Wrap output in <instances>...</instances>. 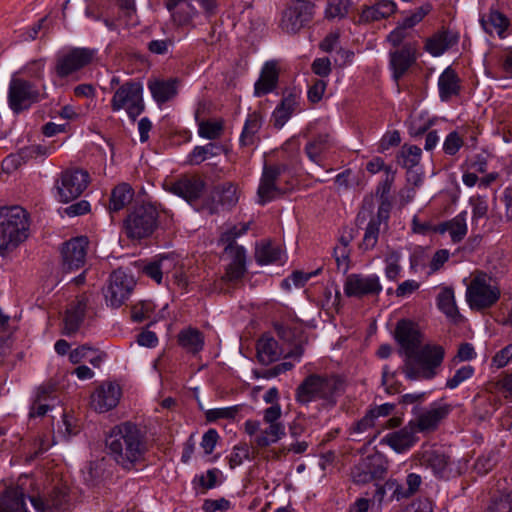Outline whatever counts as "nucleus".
Segmentation results:
<instances>
[{
    "label": "nucleus",
    "mask_w": 512,
    "mask_h": 512,
    "mask_svg": "<svg viewBox=\"0 0 512 512\" xmlns=\"http://www.w3.org/2000/svg\"><path fill=\"white\" fill-rule=\"evenodd\" d=\"M394 337L405 354L403 373L409 380H430L439 371L445 357L440 345H424L422 333L416 323L402 319L397 322Z\"/></svg>",
    "instance_id": "f257e3e1"
},
{
    "label": "nucleus",
    "mask_w": 512,
    "mask_h": 512,
    "mask_svg": "<svg viewBox=\"0 0 512 512\" xmlns=\"http://www.w3.org/2000/svg\"><path fill=\"white\" fill-rule=\"evenodd\" d=\"M107 454L125 470L133 469L147 452L146 436L132 422L116 425L105 439Z\"/></svg>",
    "instance_id": "f03ea898"
},
{
    "label": "nucleus",
    "mask_w": 512,
    "mask_h": 512,
    "mask_svg": "<svg viewBox=\"0 0 512 512\" xmlns=\"http://www.w3.org/2000/svg\"><path fill=\"white\" fill-rule=\"evenodd\" d=\"M346 381L337 374L307 375L295 389V400L300 405L320 401L323 409L334 408L345 393Z\"/></svg>",
    "instance_id": "7ed1b4c3"
},
{
    "label": "nucleus",
    "mask_w": 512,
    "mask_h": 512,
    "mask_svg": "<svg viewBox=\"0 0 512 512\" xmlns=\"http://www.w3.org/2000/svg\"><path fill=\"white\" fill-rule=\"evenodd\" d=\"M29 214L20 206L0 207V255L5 257L29 237Z\"/></svg>",
    "instance_id": "20e7f679"
},
{
    "label": "nucleus",
    "mask_w": 512,
    "mask_h": 512,
    "mask_svg": "<svg viewBox=\"0 0 512 512\" xmlns=\"http://www.w3.org/2000/svg\"><path fill=\"white\" fill-rule=\"evenodd\" d=\"M159 226V209L155 203L143 202L128 210L122 229L131 241L150 238Z\"/></svg>",
    "instance_id": "39448f33"
},
{
    "label": "nucleus",
    "mask_w": 512,
    "mask_h": 512,
    "mask_svg": "<svg viewBox=\"0 0 512 512\" xmlns=\"http://www.w3.org/2000/svg\"><path fill=\"white\" fill-rule=\"evenodd\" d=\"M113 112L125 110L128 117L135 121L145 110L143 85L137 80H128L117 87L110 101Z\"/></svg>",
    "instance_id": "423d86ee"
},
{
    "label": "nucleus",
    "mask_w": 512,
    "mask_h": 512,
    "mask_svg": "<svg viewBox=\"0 0 512 512\" xmlns=\"http://www.w3.org/2000/svg\"><path fill=\"white\" fill-rule=\"evenodd\" d=\"M88 171L82 168L63 170L55 180V197L60 203H69L80 197L90 184Z\"/></svg>",
    "instance_id": "0eeeda50"
},
{
    "label": "nucleus",
    "mask_w": 512,
    "mask_h": 512,
    "mask_svg": "<svg viewBox=\"0 0 512 512\" xmlns=\"http://www.w3.org/2000/svg\"><path fill=\"white\" fill-rule=\"evenodd\" d=\"M413 460L417 466L430 469L439 479H449L456 475L450 455L436 446H422L413 455Z\"/></svg>",
    "instance_id": "6e6552de"
},
{
    "label": "nucleus",
    "mask_w": 512,
    "mask_h": 512,
    "mask_svg": "<svg viewBox=\"0 0 512 512\" xmlns=\"http://www.w3.org/2000/svg\"><path fill=\"white\" fill-rule=\"evenodd\" d=\"M500 294V289L492 284L491 277L479 274L468 285L466 299L471 309L482 310L493 306L500 298Z\"/></svg>",
    "instance_id": "1a4fd4ad"
},
{
    "label": "nucleus",
    "mask_w": 512,
    "mask_h": 512,
    "mask_svg": "<svg viewBox=\"0 0 512 512\" xmlns=\"http://www.w3.org/2000/svg\"><path fill=\"white\" fill-rule=\"evenodd\" d=\"M134 286L135 280L132 275L121 268L114 270L102 289L106 305L113 309L122 306L129 298Z\"/></svg>",
    "instance_id": "9d476101"
},
{
    "label": "nucleus",
    "mask_w": 512,
    "mask_h": 512,
    "mask_svg": "<svg viewBox=\"0 0 512 512\" xmlns=\"http://www.w3.org/2000/svg\"><path fill=\"white\" fill-rule=\"evenodd\" d=\"M40 100L38 88L31 82L13 76L9 83L8 104L11 110L19 114Z\"/></svg>",
    "instance_id": "9b49d317"
},
{
    "label": "nucleus",
    "mask_w": 512,
    "mask_h": 512,
    "mask_svg": "<svg viewBox=\"0 0 512 512\" xmlns=\"http://www.w3.org/2000/svg\"><path fill=\"white\" fill-rule=\"evenodd\" d=\"M96 50L87 47L71 48L56 60L55 72L58 77L66 78L92 63Z\"/></svg>",
    "instance_id": "f8f14e48"
},
{
    "label": "nucleus",
    "mask_w": 512,
    "mask_h": 512,
    "mask_svg": "<svg viewBox=\"0 0 512 512\" xmlns=\"http://www.w3.org/2000/svg\"><path fill=\"white\" fill-rule=\"evenodd\" d=\"M313 14L314 4L310 0H294L282 14L281 27L295 34L312 20Z\"/></svg>",
    "instance_id": "ddd939ff"
},
{
    "label": "nucleus",
    "mask_w": 512,
    "mask_h": 512,
    "mask_svg": "<svg viewBox=\"0 0 512 512\" xmlns=\"http://www.w3.org/2000/svg\"><path fill=\"white\" fill-rule=\"evenodd\" d=\"M89 240L78 236L64 242L61 248L62 269L66 272L79 270L86 263Z\"/></svg>",
    "instance_id": "4468645a"
},
{
    "label": "nucleus",
    "mask_w": 512,
    "mask_h": 512,
    "mask_svg": "<svg viewBox=\"0 0 512 512\" xmlns=\"http://www.w3.org/2000/svg\"><path fill=\"white\" fill-rule=\"evenodd\" d=\"M391 208L392 205L384 202L378 206L377 213L370 216L362 241L359 244L362 251H370L376 247L382 227L384 230L388 227Z\"/></svg>",
    "instance_id": "2eb2a0df"
},
{
    "label": "nucleus",
    "mask_w": 512,
    "mask_h": 512,
    "mask_svg": "<svg viewBox=\"0 0 512 512\" xmlns=\"http://www.w3.org/2000/svg\"><path fill=\"white\" fill-rule=\"evenodd\" d=\"M238 202L237 188L232 183H224L215 187L210 197L201 205L198 210L206 211L213 215L222 209H230Z\"/></svg>",
    "instance_id": "dca6fc26"
},
{
    "label": "nucleus",
    "mask_w": 512,
    "mask_h": 512,
    "mask_svg": "<svg viewBox=\"0 0 512 512\" xmlns=\"http://www.w3.org/2000/svg\"><path fill=\"white\" fill-rule=\"evenodd\" d=\"M282 169L278 165H264L259 187L257 190L258 203H266L283 195V191L277 185V180Z\"/></svg>",
    "instance_id": "f3484780"
},
{
    "label": "nucleus",
    "mask_w": 512,
    "mask_h": 512,
    "mask_svg": "<svg viewBox=\"0 0 512 512\" xmlns=\"http://www.w3.org/2000/svg\"><path fill=\"white\" fill-rule=\"evenodd\" d=\"M381 291L382 285L376 275L350 274L344 284V292L348 297L361 298L367 295H378Z\"/></svg>",
    "instance_id": "a211bd4d"
},
{
    "label": "nucleus",
    "mask_w": 512,
    "mask_h": 512,
    "mask_svg": "<svg viewBox=\"0 0 512 512\" xmlns=\"http://www.w3.org/2000/svg\"><path fill=\"white\" fill-rule=\"evenodd\" d=\"M451 410L452 406L449 404L433 403L427 410L420 413L415 421H411L412 426L420 432L434 431Z\"/></svg>",
    "instance_id": "6ab92c4d"
},
{
    "label": "nucleus",
    "mask_w": 512,
    "mask_h": 512,
    "mask_svg": "<svg viewBox=\"0 0 512 512\" xmlns=\"http://www.w3.org/2000/svg\"><path fill=\"white\" fill-rule=\"evenodd\" d=\"M205 189V182L197 176H184L171 183L167 190L193 205L201 197Z\"/></svg>",
    "instance_id": "aec40b11"
},
{
    "label": "nucleus",
    "mask_w": 512,
    "mask_h": 512,
    "mask_svg": "<svg viewBox=\"0 0 512 512\" xmlns=\"http://www.w3.org/2000/svg\"><path fill=\"white\" fill-rule=\"evenodd\" d=\"M121 397V389L118 384L106 382L100 385L91 395V407L104 413L115 408Z\"/></svg>",
    "instance_id": "412c9836"
},
{
    "label": "nucleus",
    "mask_w": 512,
    "mask_h": 512,
    "mask_svg": "<svg viewBox=\"0 0 512 512\" xmlns=\"http://www.w3.org/2000/svg\"><path fill=\"white\" fill-rule=\"evenodd\" d=\"M300 99V92L294 89L283 93L280 103L276 106L271 116V122L276 129H281L292 115L300 110Z\"/></svg>",
    "instance_id": "4be33fe9"
},
{
    "label": "nucleus",
    "mask_w": 512,
    "mask_h": 512,
    "mask_svg": "<svg viewBox=\"0 0 512 512\" xmlns=\"http://www.w3.org/2000/svg\"><path fill=\"white\" fill-rule=\"evenodd\" d=\"M389 58L393 78L398 81L415 63L417 59L416 46L412 43H406L401 48L390 51Z\"/></svg>",
    "instance_id": "5701e85b"
},
{
    "label": "nucleus",
    "mask_w": 512,
    "mask_h": 512,
    "mask_svg": "<svg viewBox=\"0 0 512 512\" xmlns=\"http://www.w3.org/2000/svg\"><path fill=\"white\" fill-rule=\"evenodd\" d=\"M418 441L412 422L408 426L385 435L381 443L391 447L397 453H404L411 449Z\"/></svg>",
    "instance_id": "b1692460"
},
{
    "label": "nucleus",
    "mask_w": 512,
    "mask_h": 512,
    "mask_svg": "<svg viewBox=\"0 0 512 512\" xmlns=\"http://www.w3.org/2000/svg\"><path fill=\"white\" fill-rule=\"evenodd\" d=\"M224 252L229 255L231 262L226 268L223 279L226 282H237L246 273V251L244 247L225 248Z\"/></svg>",
    "instance_id": "393cba45"
},
{
    "label": "nucleus",
    "mask_w": 512,
    "mask_h": 512,
    "mask_svg": "<svg viewBox=\"0 0 512 512\" xmlns=\"http://www.w3.org/2000/svg\"><path fill=\"white\" fill-rule=\"evenodd\" d=\"M87 304L88 298L85 295L78 296L71 302L64 318V333L66 335H71L79 329L85 317Z\"/></svg>",
    "instance_id": "a878e982"
},
{
    "label": "nucleus",
    "mask_w": 512,
    "mask_h": 512,
    "mask_svg": "<svg viewBox=\"0 0 512 512\" xmlns=\"http://www.w3.org/2000/svg\"><path fill=\"white\" fill-rule=\"evenodd\" d=\"M438 90L440 99L445 102L460 94L461 80L451 67H447L439 76Z\"/></svg>",
    "instance_id": "bb28decb"
},
{
    "label": "nucleus",
    "mask_w": 512,
    "mask_h": 512,
    "mask_svg": "<svg viewBox=\"0 0 512 512\" xmlns=\"http://www.w3.org/2000/svg\"><path fill=\"white\" fill-rule=\"evenodd\" d=\"M279 72L275 62H267L263 66L260 77L254 85V94L257 97L272 92L278 83Z\"/></svg>",
    "instance_id": "cd10ccee"
},
{
    "label": "nucleus",
    "mask_w": 512,
    "mask_h": 512,
    "mask_svg": "<svg viewBox=\"0 0 512 512\" xmlns=\"http://www.w3.org/2000/svg\"><path fill=\"white\" fill-rule=\"evenodd\" d=\"M332 147L333 141L330 135L319 134L306 144L305 153L311 161L321 164Z\"/></svg>",
    "instance_id": "c85d7f7f"
},
{
    "label": "nucleus",
    "mask_w": 512,
    "mask_h": 512,
    "mask_svg": "<svg viewBox=\"0 0 512 512\" xmlns=\"http://www.w3.org/2000/svg\"><path fill=\"white\" fill-rule=\"evenodd\" d=\"M262 123L263 119L260 113L252 112L248 114L239 139L242 147H251L259 142L260 138L258 133L262 127Z\"/></svg>",
    "instance_id": "c756f323"
},
{
    "label": "nucleus",
    "mask_w": 512,
    "mask_h": 512,
    "mask_svg": "<svg viewBox=\"0 0 512 512\" xmlns=\"http://www.w3.org/2000/svg\"><path fill=\"white\" fill-rule=\"evenodd\" d=\"M467 212L462 211L449 221L443 222L438 225L437 231L439 233L448 232L453 243L461 242L468 231L467 227Z\"/></svg>",
    "instance_id": "7c9ffc66"
},
{
    "label": "nucleus",
    "mask_w": 512,
    "mask_h": 512,
    "mask_svg": "<svg viewBox=\"0 0 512 512\" xmlns=\"http://www.w3.org/2000/svg\"><path fill=\"white\" fill-rule=\"evenodd\" d=\"M257 358L263 365H269L277 361L283 354L278 342L271 336L263 335L256 345Z\"/></svg>",
    "instance_id": "2f4dec72"
},
{
    "label": "nucleus",
    "mask_w": 512,
    "mask_h": 512,
    "mask_svg": "<svg viewBox=\"0 0 512 512\" xmlns=\"http://www.w3.org/2000/svg\"><path fill=\"white\" fill-rule=\"evenodd\" d=\"M397 5L392 0H379L375 5L365 7L360 15V21L373 22L385 19L393 15Z\"/></svg>",
    "instance_id": "473e14b6"
},
{
    "label": "nucleus",
    "mask_w": 512,
    "mask_h": 512,
    "mask_svg": "<svg viewBox=\"0 0 512 512\" xmlns=\"http://www.w3.org/2000/svg\"><path fill=\"white\" fill-rule=\"evenodd\" d=\"M177 80H152L148 83V88L152 94L153 99L158 104L166 103L177 94Z\"/></svg>",
    "instance_id": "72a5a7b5"
},
{
    "label": "nucleus",
    "mask_w": 512,
    "mask_h": 512,
    "mask_svg": "<svg viewBox=\"0 0 512 512\" xmlns=\"http://www.w3.org/2000/svg\"><path fill=\"white\" fill-rule=\"evenodd\" d=\"M0 512H27L22 489L9 487L4 491L0 502Z\"/></svg>",
    "instance_id": "f704fd0d"
},
{
    "label": "nucleus",
    "mask_w": 512,
    "mask_h": 512,
    "mask_svg": "<svg viewBox=\"0 0 512 512\" xmlns=\"http://www.w3.org/2000/svg\"><path fill=\"white\" fill-rule=\"evenodd\" d=\"M480 23L486 33L492 35L496 32L500 37L504 36L509 26L508 18L496 9L491 8L489 13L480 18Z\"/></svg>",
    "instance_id": "c9c22d12"
},
{
    "label": "nucleus",
    "mask_w": 512,
    "mask_h": 512,
    "mask_svg": "<svg viewBox=\"0 0 512 512\" xmlns=\"http://www.w3.org/2000/svg\"><path fill=\"white\" fill-rule=\"evenodd\" d=\"M178 343L187 352L197 354L204 347V335L200 330L188 327L179 332Z\"/></svg>",
    "instance_id": "e433bc0d"
},
{
    "label": "nucleus",
    "mask_w": 512,
    "mask_h": 512,
    "mask_svg": "<svg viewBox=\"0 0 512 512\" xmlns=\"http://www.w3.org/2000/svg\"><path fill=\"white\" fill-rule=\"evenodd\" d=\"M134 190L127 183H121L115 186L111 191L109 210L118 212L125 208L133 199Z\"/></svg>",
    "instance_id": "4c0bfd02"
},
{
    "label": "nucleus",
    "mask_w": 512,
    "mask_h": 512,
    "mask_svg": "<svg viewBox=\"0 0 512 512\" xmlns=\"http://www.w3.org/2000/svg\"><path fill=\"white\" fill-rule=\"evenodd\" d=\"M437 306L448 318L458 322L461 315L455 303L454 291L450 287L443 288L437 296Z\"/></svg>",
    "instance_id": "58836bf2"
},
{
    "label": "nucleus",
    "mask_w": 512,
    "mask_h": 512,
    "mask_svg": "<svg viewBox=\"0 0 512 512\" xmlns=\"http://www.w3.org/2000/svg\"><path fill=\"white\" fill-rule=\"evenodd\" d=\"M265 428H261L260 433L256 435L253 442L257 447L265 448L276 443L285 435V427L283 424H267Z\"/></svg>",
    "instance_id": "ea45409f"
},
{
    "label": "nucleus",
    "mask_w": 512,
    "mask_h": 512,
    "mask_svg": "<svg viewBox=\"0 0 512 512\" xmlns=\"http://www.w3.org/2000/svg\"><path fill=\"white\" fill-rule=\"evenodd\" d=\"M388 462L385 456L379 452H375L361 460V467L368 470L370 475L375 479H381L387 472Z\"/></svg>",
    "instance_id": "a19ab883"
},
{
    "label": "nucleus",
    "mask_w": 512,
    "mask_h": 512,
    "mask_svg": "<svg viewBox=\"0 0 512 512\" xmlns=\"http://www.w3.org/2000/svg\"><path fill=\"white\" fill-rule=\"evenodd\" d=\"M422 150L417 145L404 144L397 154V163L407 170L420 163Z\"/></svg>",
    "instance_id": "79ce46f5"
},
{
    "label": "nucleus",
    "mask_w": 512,
    "mask_h": 512,
    "mask_svg": "<svg viewBox=\"0 0 512 512\" xmlns=\"http://www.w3.org/2000/svg\"><path fill=\"white\" fill-rule=\"evenodd\" d=\"M280 256V247L271 243H261L257 245L255 250V259L260 265L275 263L280 259Z\"/></svg>",
    "instance_id": "37998d69"
},
{
    "label": "nucleus",
    "mask_w": 512,
    "mask_h": 512,
    "mask_svg": "<svg viewBox=\"0 0 512 512\" xmlns=\"http://www.w3.org/2000/svg\"><path fill=\"white\" fill-rule=\"evenodd\" d=\"M220 150L221 146L212 142L205 146H196L188 155L187 162L190 165H199L208 158L217 156Z\"/></svg>",
    "instance_id": "c03bdc74"
},
{
    "label": "nucleus",
    "mask_w": 512,
    "mask_h": 512,
    "mask_svg": "<svg viewBox=\"0 0 512 512\" xmlns=\"http://www.w3.org/2000/svg\"><path fill=\"white\" fill-rule=\"evenodd\" d=\"M224 132V120H202L198 123V134L208 140L219 139Z\"/></svg>",
    "instance_id": "a18cd8bd"
},
{
    "label": "nucleus",
    "mask_w": 512,
    "mask_h": 512,
    "mask_svg": "<svg viewBox=\"0 0 512 512\" xmlns=\"http://www.w3.org/2000/svg\"><path fill=\"white\" fill-rule=\"evenodd\" d=\"M31 502L36 509H40L42 511H45L46 509H60L67 502V496L63 491L54 489L45 502L41 499L35 498H32Z\"/></svg>",
    "instance_id": "49530a36"
},
{
    "label": "nucleus",
    "mask_w": 512,
    "mask_h": 512,
    "mask_svg": "<svg viewBox=\"0 0 512 512\" xmlns=\"http://www.w3.org/2000/svg\"><path fill=\"white\" fill-rule=\"evenodd\" d=\"M49 387H40L37 390L35 400L30 408V417H42L46 415L50 409V405L47 403L50 397Z\"/></svg>",
    "instance_id": "de8ad7c7"
},
{
    "label": "nucleus",
    "mask_w": 512,
    "mask_h": 512,
    "mask_svg": "<svg viewBox=\"0 0 512 512\" xmlns=\"http://www.w3.org/2000/svg\"><path fill=\"white\" fill-rule=\"evenodd\" d=\"M472 207V226L476 229L479 222L487 218L488 202L484 196L476 195L469 199Z\"/></svg>",
    "instance_id": "09e8293b"
},
{
    "label": "nucleus",
    "mask_w": 512,
    "mask_h": 512,
    "mask_svg": "<svg viewBox=\"0 0 512 512\" xmlns=\"http://www.w3.org/2000/svg\"><path fill=\"white\" fill-rule=\"evenodd\" d=\"M499 460V451L492 449L481 454L475 464L474 469L478 474L485 475L490 472Z\"/></svg>",
    "instance_id": "8fccbe9b"
},
{
    "label": "nucleus",
    "mask_w": 512,
    "mask_h": 512,
    "mask_svg": "<svg viewBox=\"0 0 512 512\" xmlns=\"http://www.w3.org/2000/svg\"><path fill=\"white\" fill-rule=\"evenodd\" d=\"M449 47L450 41L448 40L447 32L435 34L427 40L425 45L426 50L433 56L443 54Z\"/></svg>",
    "instance_id": "3c124183"
},
{
    "label": "nucleus",
    "mask_w": 512,
    "mask_h": 512,
    "mask_svg": "<svg viewBox=\"0 0 512 512\" xmlns=\"http://www.w3.org/2000/svg\"><path fill=\"white\" fill-rule=\"evenodd\" d=\"M168 261V257L162 256L158 260L145 265L143 268V273L153 279L156 283L160 284L162 282L163 272L168 268Z\"/></svg>",
    "instance_id": "603ef678"
},
{
    "label": "nucleus",
    "mask_w": 512,
    "mask_h": 512,
    "mask_svg": "<svg viewBox=\"0 0 512 512\" xmlns=\"http://www.w3.org/2000/svg\"><path fill=\"white\" fill-rule=\"evenodd\" d=\"M351 6L350 0H329L325 9L327 19H342L346 17Z\"/></svg>",
    "instance_id": "864d4df0"
},
{
    "label": "nucleus",
    "mask_w": 512,
    "mask_h": 512,
    "mask_svg": "<svg viewBox=\"0 0 512 512\" xmlns=\"http://www.w3.org/2000/svg\"><path fill=\"white\" fill-rule=\"evenodd\" d=\"M248 230H249L248 223H242V224H240V226L234 225L231 228H229L227 231L222 233L220 241L226 245L225 248L240 247L239 245L236 244L235 240H236V238L245 234Z\"/></svg>",
    "instance_id": "5fc2aeb1"
},
{
    "label": "nucleus",
    "mask_w": 512,
    "mask_h": 512,
    "mask_svg": "<svg viewBox=\"0 0 512 512\" xmlns=\"http://www.w3.org/2000/svg\"><path fill=\"white\" fill-rule=\"evenodd\" d=\"M474 367L471 365H465L456 370L454 375L449 378L446 382V387L449 389H455L464 381L470 379L474 374Z\"/></svg>",
    "instance_id": "6e6d98bb"
},
{
    "label": "nucleus",
    "mask_w": 512,
    "mask_h": 512,
    "mask_svg": "<svg viewBox=\"0 0 512 512\" xmlns=\"http://www.w3.org/2000/svg\"><path fill=\"white\" fill-rule=\"evenodd\" d=\"M463 144V138L459 135V133L457 131H452L446 136L444 140L443 151L445 154L453 156L460 150Z\"/></svg>",
    "instance_id": "4d7b16f0"
},
{
    "label": "nucleus",
    "mask_w": 512,
    "mask_h": 512,
    "mask_svg": "<svg viewBox=\"0 0 512 512\" xmlns=\"http://www.w3.org/2000/svg\"><path fill=\"white\" fill-rule=\"evenodd\" d=\"M486 512H512V495L505 494L493 499Z\"/></svg>",
    "instance_id": "13d9d810"
},
{
    "label": "nucleus",
    "mask_w": 512,
    "mask_h": 512,
    "mask_svg": "<svg viewBox=\"0 0 512 512\" xmlns=\"http://www.w3.org/2000/svg\"><path fill=\"white\" fill-rule=\"evenodd\" d=\"M236 413V407L216 408L206 411L205 417L208 422H214L218 419H232Z\"/></svg>",
    "instance_id": "bf43d9fd"
},
{
    "label": "nucleus",
    "mask_w": 512,
    "mask_h": 512,
    "mask_svg": "<svg viewBox=\"0 0 512 512\" xmlns=\"http://www.w3.org/2000/svg\"><path fill=\"white\" fill-rule=\"evenodd\" d=\"M249 448L247 445H237L233 448L229 456V466L231 469L241 465L244 460L249 459Z\"/></svg>",
    "instance_id": "052dcab7"
},
{
    "label": "nucleus",
    "mask_w": 512,
    "mask_h": 512,
    "mask_svg": "<svg viewBox=\"0 0 512 512\" xmlns=\"http://www.w3.org/2000/svg\"><path fill=\"white\" fill-rule=\"evenodd\" d=\"M90 211V203L86 200H80L63 209V213L68 217H76L87 214Z\"/></svg>",
    "instance_id": "680f3d73"
},
{
    "label": "nucleus",
    "mask_w": 512,
    "mask_h": 512,
    "mask_svg": "<svg viewBox=\"0 0 512 512\" xmlns=\"http://www.w3.org/2000/svg\"><path fill=\"white\" fill-rule=\"evenodd\" d=\"M231 507V503L229 500L225 498L219 499H206L203 503L202 509L205 512H216V511H226Z\"/></svg>",
    "instance_id": "e2e57ef3"
},
{
    "label": "nucleus",
    "mask_w": 512,
    "mask_h": 512,
    "mask_svg": "<svg viewBox=\"0 0 512 512\" xmlns=\"http://www.w3.org/2000/svg\"><path fill=\"white\" fill-rule=\"evenodd\" d=\"M326 86H327V84L324 80H322V79L315 80V82L310 86V88L308 90V93H307L308 100L311 103H318L324 95Z\"/></svg>",
    "instance_id": "0e129e2a"
},
{
    "label": "nucleus",
    "mask_w": 512,
    "mask_h": 512,
    "mask_svg": "<svg viewBox=\"0 0 512 512\" xmlns=\"http://www.w3.org/2000/svg\"><path fill=\"white\" fill-rule=\"evenodd\" d=\"M218 439L219 435L215 429H209L204 433L201 440V447L204 449L206 455H209L214 451Z\"/></svg>",
    "instance_id": "69168bd1"
},
{
    "label": "nucleus",
    "mask_w": 512,
    "mask_h": 512,
    "mask_svg": "<svg viewBox=\"0 0 512 512\" xmlns=\"http://www.w3.org/2000/svg\"><path fill=\"white\" fill-rule=\"evenodd\" d=\"M512 360V343L498 351L492 359L497 368L506 366Z\"/></svg>",
    "instance_id": "338daca9"
},
{
    "label": "nucleus",
    "mask_w": 512,
    "mask_h": 512,
    "mask_svg": "<svg viewBox=\"0 0 512 512\" xmlns=\"http://www.w3.org/2000/svg\"><path fill=\"white\" fill-rule=\"evenodd\" d=\"M400 512H433L432 503L427 499L413 501Z\"/></svg>",
    "instance_id": "774afa93"
}]
</instances>
